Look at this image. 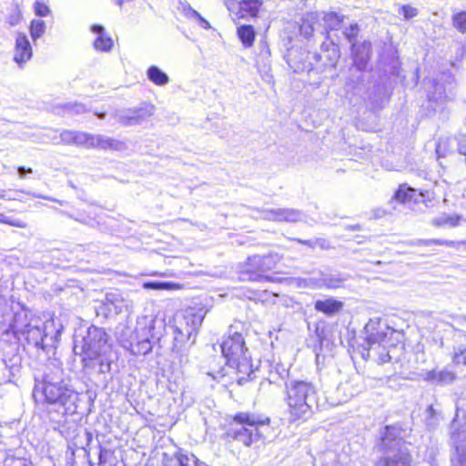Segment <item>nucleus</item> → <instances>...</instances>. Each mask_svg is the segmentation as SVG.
I'll return each mask as SVG.
<instances>
[{
  "instance_id": "15",
  "label": "nucleus",
  "mask_w": 466,
  "mask_h": 466,
  "mask_svg": "<svg viewBox=\"0 0 466 466\" xmlns=\"http://www.w3.org/2000/svg\"><path fill=\"white\" fill-rule=\"evenodd\" d=\"M226 363L228 368L234 370L238 384L252 380L256 377L255 372L258 370L253 369L251 357L248 352L238 358L231 359V360Z\"/></svg>"
},
{
  "instance_id": "5",
  "label": "nucleus",
  "mask_w": 466,
  "mask_h": 466,
  "mask_svg": "<svg viewBox=\"0 0 466 466\" xmlns=\"http://www.w3.org/2000/svg\"><path fill=\"white\" fill-rule=\"evenodd\" d=\"M269 419L258 420L249 413H238L227 430V437L245 446L258 443L264 436L263 429H268Z\"/></svg>"
},
{
  "instance_id": "57",
  "label": "nucleus",
  "mask_w": 466,
  "mask_h": 466,
  "mask_svg": "<svg viewBox=\"0 0 466 466\" xmlns=\"http://www.w3.org/2000/svg\"><path fill=\"white\" fill-rule=\"evenodd\" d=\"M106 303H107V304H109V303H110L111 305H113V306L115 307V309H116V310H119V311H120V310H121V307H122V306H121V305H118V303H119V304H122V303H123V300H122V299H116V300L114 301V300H111V299H109V297H108V296H106Z\"/></svg>"
},
{
  "instance_id": "44",
  "label": "nucleus",
  "mask_w": 466,
  "mask_h": 466,
  "mask_svg": "<svg viewBox=\"0 0 466 466\" xmlns=\"http://www.w3.org/2000/svg\"><path fill=\"white\" fill-rule=\"evenodd\" d=\"M459 217H451L448 215H442L439 218H434L433 224L435 226H443V225H450L451 227H455L458 225Z\"/></svg>"
},
{
  "instance_id": "21",
  "label": "nucleus",
  "mask_w": 466,
  "mask_h": 466,
  "mask_svg": "<svg viewBox=\"0 0 466 466\" xmlns=\"http://www.w3.org/2000/svg\"><path fill=\"white\" fill-rule=\"evenodd\" d=\"M286 61L289 67L295 72H303L311 70L310 63H307L308 54L301 48L291 47L286 54Z\"/></svg>"
},
{
  "instance_id": "62",
  "label": "nucleus",
  "mask_w": 466,
  "mask_h": 466,
  "mask_svg": "<svg viewBox=\"0 0 466 466\" xmlns=\"http://www.w3.org/2000/svg\"><path fill=\"white\" fill-rule=\"evenodd\" d=\"M95 115H96L98 118H100V119H103V118H105V116H106V113H104V112H102V113L96 112V113H95Z\"/></svg>"
},
{
  "instance_id": "54",
  "label": "nucleus",
  "mask_w": 466,
  "mask_h": 466,
  "mask_svg": "<svg viewBox=\"0 0 466 466\" xmlns=\"http://www.w3.org/2000/svg\"><path fill=\"white\" fill-rule=\"evenodd\" d=\"M433 244L440 245V246H447V247H456L458 243L453 240H444V239L433 238Z\"/></svg>"
},
{
  "instance_id": "4",
  "label": "nucleus",
  "mask_w": 466,
  "mask_h": 466,
  "mask_svg": "<svg viewBox=\"0 0 466 466\" xmlns=\"http://www.w3.org/2000/svg\"><path fill=\"white\" fill-rule=\"evenodd\" d=\"M207 311L203 307H188L175 319L173 350L182 352L196 341Z\"/></svg>"
},
{
  "instance_id": "1",
  "label": "nucleus",
  "mask_w": 466,
  "mask_h": 466,
  "mask_svg": "<svg viewBox=\"0 0 466 466\" xmlns=\"http://www.w3.org/2000/svg\"><path fill=\"white\" fill-rule=\"evenodd\" d=\"M34 397L36 400L62 408L63 415L76 411L78 393L58 367L48 368L42 380L35 381Z\"/></svg>"
},
{
  "instance_id": "35",
  "label": "nucleus",
  "mask_w": 466,
  "mask_h": 466,
  "mask_svg": "<svg viewBox=\"0 0 466 466\" xmlns=\"http://www.w3.org/2000/svg\"><path fill=\"white\" fill-rule=\"evenodd\" d=\"M146 289L154 290H176L182 288L178 283L171 281H147L143 284Z\"/></svg>"
},
{
  "instance_id": "55",
  "label": "nucleus",
  "mask_w": 466,
  "mask_h": 466,
  "mask_svg": "<svg viewBox=\"0 0 466 466\" xmlns=\"http://www.w3.org/2000/svg\"><path fill=\"white\" fill-rule=\"evenodd\" d=\"M410 244L416 245V246H430V245L433 244V238H431V239H417L414 241H410Z\"/></svg>"
},
{
  "instance_id": "32",
  "label": "nucleus",
  "mask_w": 466,
  "mask_h": 466,
  "mask_svg": "<svg viewBox=\"0 0 466 466\" xmlns=\"http://www.w3.org/2000/svg\"><path fill=\"white\" fill-rule=\"evenodd\" d=\"M147 78L157 86H166L169 82L168 76L157 66H151L147 71Z\"/></svg>"
},
{
  "instance_id": "25",
  "label": "nucleus",
  "mask_w": 466,
  "mask_h": 466,
  "mask_svg": "<svg viewBox=\"0 0 466 466\" xmlns=\"http://www.w3.org/2000/svg\"><path fill=\"white\" fill-rule=\"evenodd\" d=\"M113 357L112 348H110L108 350H104L98 353L97 356L94 358L93 361H87L88 365L86 367H94L97 365L99 373H109L111 370V365L114 361Z\"/></svg>"
},
{
  "instance_id": "17",
  "label": "nucleus",
  "mask_w": 466,
  "mask_h": 466,
  "mask_svg": "<svg viewBox=\"0 0 466 466\" xmlns=\"http://www.w3.org/2000/svg\"><path fill=\"white\" fill-rule=\"evenodd\" d=\"M363 388V382L359 376L351 377L340 382L335 391L338 403L349 401L351 398L361 392Z\"/></svg>"
},
{
  "instance_id": "2",
  "label": "nucleus",
  "mask_w": 466,
  "mask_h": 466,
  "mask_svg": "<svg viewBox=\"0 0 466 466\" xmlns=\"http://www.w3.org/2000/svg\"><path fill=\"white\" fill-rule=\"evenodd\" d=\"M285 393L292 421L307 420L319 407V391L311 381L297 379L286 381Z\"/></svg>"
},
{
  "instance_id": "24",
  "label": "nucleus",
  "mask_w": 466,
  "mask_h": 466,
  "mask_svg": "<svg viewBox=\"0 0 466 466\" xmlns=\"http://www.w3.org/2000/svg\"><path fill=\"white\" fill-rule=\"evenodd\" d=\"M321 55L315 54L313 56L318 60L321 56L327 59L326 66L335 67L339 57L340 52L339 46L332 41H325L320 46Z\"/></svg>"
},
{
  "instance_id": "37",
  "label": "nucleus",
  "mask_w": 466,
  "mask_h": 466,
  "mask_svg": "<svg viewBox=\"0 0 466 466\" xmlns=\"http://www.w3.org/2000/svg\"><path fill=\"white\" fill-rule=\"evenodd\" d=\"M46 31V23L40 19H34L30 25V35L34 41L40 38Z\"/></svg>"
},
{
  "instance_id": "10",
  "label": "nucleus",
  "mask_w": 466,
  "mask_h": 466,
  "mask_svg": "<svg viewBox=\"0 0 466 466\" xmlns=\"http://www.w3.org/2000/svg\"><path fill=\"white\" fill-rule=\"evenodd\" d=\"M458 419L459 413L457 412L451 423V440L456 450L451 458V463L452 466H466V421L462 425Z\"/></svg>"
},
{
  "instance_id": "20",
  "label": "nucleus",
  "mask_w": 466,
  "mask_h": 466,
  "mask_svg": "<svg viewBox=\"0 0 466 466\" xmlns=\"http://www.w3.org/2000/svg\"><path fill=\"white\" fill-rule=\"evenodd\" d=\"M33 50L27 36L18 33L15 38L14 60L22 67L32 57Z\"/></svg>"
},
{
  "instance_id": "60",
  "label": "nucleus",
  "mask_w": 466,
  "mask_h": 466,
  "mask_svg": "<svg viewBox=\"0 0 466 466\" xmlns=\"http://www.w3.org/2000/svg\"><path fill=\"white\" fill-rule=\"evenodd\" d=\"M194 15L201 19L202 26L205 28L209 27V24L207 20L200 17L199 14L196 11H193Z\"/></svg>"
},
{
  "instance_id": "56",
  "label": "nucleus",
  "mask_w": 466,
  "mask_h": 466,
  "mask_svg": "<svg viewBox=\"0 0 466 466\" xmlns=\"http://www.w3.org/2000/svg\"><path fill=\"white\" fill-rule=\"evenodd\" d=\"M292 240L296 241L298 243L306 245L307 247H309L311 249L315 248L314 239L303 240V239H300V238H293Z\"/></svg>"
},
{
  "instance_id": "7",
  "label": "nucleus",
  "mask_w": 466,
  "mask_h": 466,
  "mask_svg": "<svg viewBox=\"0 0 466 466\" xmlns=\"http://www.w3.org/2000/svg\"><path fill=\"white\" fill-rule=\"evenodd\" d=\"M280 258V256L276 252L248 257L241 266V279L255 282H274L276 278L268 275V272L276 268Z\"/></svg>"
},
{
  "instance_id": "63",
  "label": "nucleus",
  "mask_w": 466,
  "mask_h": 466,
  "mask_svg": "<svg viewBox=\"0 0 466 466\" xmlns=\"http://www.w3.org/2000/svg\"><path fill=\"white\" fill-rule=\"evenodd\" d=\"M459 319H460L461 322H466V314H465V315H462V316H460V317H459Z\"/></svg>"
},
{
  "instance_id": "6",
  "label": "nucleus",
  "mask_w": 466,
  "mask_h": 466,
  "mask_svg": "<svg viewBox=\"0 0 466 466\" xmlns=\"http://www.w3.org/2000/svg\"><path fill=\"white\" fill-rule=\"evenodd\" d=\"M108 339L109 336L104 329L92 325L85 335L76 337L74 352L82 356L84 366H87V361H93L98 353L110 350Z\"/></svg>"
},
{
  "instance_id": "40",
  "label": "nucleus",
  "mask_w": 466,
  "mask_h": 466,
  "mask_svg": "<svg viewBox=\"0 0 466 466\" xmlns=\"http://www.w3.org/2000/svg\"><path fill=\"white\" fill-rule=\"evenodd\" d=\"M342 33L345 38L352 45L355 43L354 41L360 33V26L357 23L350 24L349 26L344 27Z\"/></svg>"
},
{
  "instance_id": "50",
  "label": "nucleus",
  "mask_w": 466,
  "mask_h": 466,
  "mask_svg": "<svg viewBox=\"0 0 466 466\" xmlns=\"http://www.w3.org/2000/svg\"><path fill=\"white\" fill-rule=\"evenodd\" d=\"M184 466H208L200 461L194 454L184 453Z\"/></svg>"
},
{
  "instance_id": "31",
  "label": "nucleus",
  "mask_w": 466,
  "mask_h": 466,
  "mask_svg": "<svg viewBox=\"0 0 466 466\" xmlns=\"http://www.w3.org/2000/svg\"><path fill=\"white\" fill-rule=\"evenodd\" d=\"M261 3L258 0H242L239 3V13L241 17L257 16Z\"/></svg>"
},
{
  "instance_id": "48",
  "label": "nucleus",
  "mask_w": 466,
  "mask_h": 466,
  "mask_svg": "<svg viewBox=\"0 0 466 466\" xmlns=\"http://www.w3.org/2000/svg\"><path fill=\"white\" fill-rule=\"evenodd\" d=\"M303 287L309 288L311 289H321L320 279L319 275L309 277L302 279Z\"/></svg>"
},
{
  "instance_id": "45",
  "label": "nucleus",
  "mask_w": 466,
  "mask_h": 466,
  "mask_svg": "<svg viewBox=\"0 0 466 466\" xmlns=\"http://www.w3.org/2000/svg\"><path fill=\"white\" fill-rule=\"evenodd\" d=\"M4 466H34L31 461L24 458L7 456L4 461Z\"/></svg>"
},
{
  "instance_id": "22",
  "label": "nucleus",
  "mask_w": 466,
  "mask_h": 466,
  "mask_svg": "<svg viewBox=\"0 0 466 466\" xmlns=\"http://www.w3.org/2000/svg\"><path fill=\"white\" fill-rule=\"evenodd\" d=\"M88 134L86 132L63 130L59 137L53 138L55 144L63 143L66 145H75L76 147H83L86 148L88 142Z\"/></svg>"
},
{
  "instance_id": "8",
  "label": "nucleus",
  "mask_w": 466,
  "mask_h": 466,
  "mask_svg": "<svg viewBox=\"0 0 466 466\" xmlns=\"http://www.w3.org/2000/svg\"><path fill=\"white\" fill-rule=\"evenodd\" d=\"M244 329L245 324L240 321H237L229 326L228 336L220 344L222 355L226 362L248 352L245 347Z\"/></svg>"
},
{
  "instance_id": "12",
  "label": "nucleus",
  "mask_w": 466,
  "mask_h": 466,
  "mask_svg": "<svg viewBox=\"0 0 466 466\" xmlns=\"http://www.w3.org/2000/svg\"><path fill=\"white\" fill-rule=\"evenodd\" d=\"M393 332L394 329L385 323H381L380 319H370L364 327L365 341L368 345V350L376 344L380 346L386 340L388 335H391Z\"/></svg>"
},
{
  "instance_id": "19",
  "label": "nucleus",
  "mask_w": 466,
  "mask_h": 466,
  "mask_svg": "<svg viewBox=\"0 0 466 466\" xmlns=\"http://www.w3.org/2000/svg\"><path fill=\"white\" fill-rule=\"evenodd\" d=\"M86 148H99L122 151L127 148V146L123 141L104 135H93L89 133Z\"/></svg>"
},
{
  "instance_id": "3",
  "label": "nucleus",
  "mask_w": 466,
  "mask_h": 466,
  "mask_svg": "<svg viewBox=\"0 0 466 466\" xmlns=\"http://www.w3.org/2000/svg\"><path fill=\"white\" fill-rule=\"evenodd\" d=\"M405 431L398 425L386 426L381 437L384 456L375 466H410L411 456L403 441Z\"/></svg>"
},
{
  "instance_id": "9",
  "label": "nucleus",
  "mask_w": 466,
  "mask_h": 466,
  "mask_svg": "<svg viewBox=\"0 0 466 466\" xmlns=\"http://www.w3.org/2000/svg\"><path fill=\"white\" fill-rule=\"evenodd\" d=\"M155 321L148 317H143L137 320L135 338L129 343V350L133 355H146L152 350Z\"/></svg>"
},
{
  "instance_id": "39",
  "label": "nucleus",
  "mask_w": 466,
  "mask_h": 466,
  "mask_svg": "<svg viewBox=\"0 0 466 466\" xmlns=\"http://www.w3.org/2000/svg\"><path fill=\"white\" fill-rule=\"evenodd\" d=\"M114 116L123 126H135L136 124H127L126 122H127V118L137 116V108L126 109V110H121V111L116 112L114 114Z\"/></svg>"
},
{
  "instance_id": "34",
  "label": "nucleus",
  "mask_w": 466,
  "mask_h": 466,
  "mask_svg": "<svg viewBox=\"0 0 466 466\" xmlns=\"http://www.w3.org/2000/svg\"><path fill=\"white\" fill-rule=\"evenodd\" d=\"M238 35L246 47L253 45L255 39V30L252 25H244L238 27Z\"/></svg>"
},
{
  "instance_id": "18",
  "label": "nucleus",
  "mask_w": 466,
  "mask_h": 466,
  "mask_svg": "<svg viewBox=\"0 0 466 466\" xmlns=\"http://www.w3.org/2000/svg\"><path fill=\"white\" fill-rule=\"evenodd\" d=\"M371 54V44L369 41L353 43L351 45V57L354 68L362 73L366 70Z\"/></svg>"
},
{
  "instance_id": "42",
  "label": "nucleus",
  "mask_w": 466,
  "mask_h": 466,
  "mask_svg": "<svg viewBox=\"0 0 466 466\" xmlns=\"http://www.w3.org/2000/svg\"><path fill=\"white\" fill-rule=\"evenodd\" d=\"M336 455L332 451L324 452L319 456L318 461L321 466H343L341 463L335 461Z\"/></svg>"
},
{
  "instance_id": "30",
  "label": "nucleus",
  "mask_w": 466,
  "mask_h": 466,
  "mask_svg": "<svg viewBox=\"0 0 466 466\" xmlns=\"http://www.w3.org/2000/svg\"><path fill=\"white\" fill-rule=\"evenodd\" d=\"M319 21V13L307 14V15L301 19V23L299 25L300 35L305 38H309L313 35V32L316 30L315 24Z\"/></svg>"
},
{
  "instance_id": "64",
  "label": "nucleus",
  "mask_w": 466,
  "mask_h": 466,
  "mask_svg": "<svg viewBox=\"0 0 466 466\" xmlns=\"http://www.w3.org/2000/svg\"><path fill=\"white\" fill-rule=\"evenodd\" d=\"M350 228L351 230H358V229H360V226L359 225L350 226Z\"/></svg>"
},
{
  "instance_id": "53",
  "label": "nucleus",
  "mask_w": 466,
  "mask_h": 466,
  "mask_svg": "<svg viewBox=\"0 0 466 466\" xmlns=\"http://www.w3.org/2000/svg\"><path fill=\"white\" fill-rule=\"evenodd\" d=\"M21 15L18 9H15L7 18L10 25H15L19 23Z\"/></svg>"
},
{
  "instance_id": "16",
  "label": "nucleus",
  "mask_w": 466,
  "mask_h": 466,
  "mask_svg": "<svg viewBox=\"0 0 466 466\" xmlns=\"http://www.w3.org/2000/svg\"><path fill=\"white\" fill-rule=\"evenodd\" d=\"M397 201L411 206L412 204H424L429 207L431 203L430 192L418 191L415 188L407 187L406 185L400 186L399 189L395 192L393 197Z\"/></svg>"
},
{
  "instance_id": "27",
  "label": "nucleus",
  "mask_w": 466,
  "mask_h": 466,
  "mask_svg": "<svg viewBox=\"0 0 466 466\" xmlns=\"http://www.w3.org/2000/svg\"><path fill=\"white\" fill-rule=\"evenodd\" d=\"M91 30L94 34H96L97 36L94 41V47L97 51L107 52L111 50L113 46V40L110 36H107L105 34V29L100 25H94L91 27Z\"/></svg>"
},
{
  "instance_id": "33",
  "label": "nucleus",
  "mask_w": 466,
  "mask_h": 466,
  "mask_svg": "<svg viewBox=\"0 0 466 466\" xmlns=\"http://www.w3.org/2000/svg\"><path fill=\"white\" fill-rule=\"evenodd\" d=\"M155 106L153 105H146L137 108V116L127 118V124H141L143 121L150 117L154 114Z\"/></svg>"
},
{
  "instance_id": "38",
  "label": "nucleus",
  "mask_w": 466,
  "mask_h": 466,
  "mask_svg": "<svg viewBox=\"0 0 466 466\" xmlns=\"http://www.w3.org/2000/svg\"><path fill=\"white\" fill-rule=\"evenodd\" d=\"M162 466H184V453L177 451L173 456H168L165 453L162 460Z\"/></svg>"
},
{
  "instance_id": "46",
  "label": "nucleus",
  "mask_w": 466,
  "mask_h": 466,
  "mask_svg": "<svg viewBox=\"0 0 466 466\" xmlns=\"http://www.w3.org/2000/svg\"><path fill=\"white\" fill-rule=\"evenodd\" d=\"M68 113L72 115H80L86 112V107L81 103H67L63 106Z\"/></svg>"
},
{
  "instance_id": "47",
  "label": "nucleus",
  "mask_w": 466,
  "mask_h": 466,
  "mask_svg": "<svg viewBox=\"0 0 466 466\" xmlns=\"http://www.w3.org/2000/svg\"><path fill=\"white\" fill-rule=\"evenodd\" d=\"M399 14L402 15L405 20H410L418 15L419 11L416 7L410 5H403L399 8Z\"/></svg>"
},
{
  "instance_id": "51",
  "label": "nucleus",
  "mask_w": 466,
  "mask_h": 466,
  "mask_svg": "<svg viewBox=\"0 0 466 466\" xmlns=\"http://www.w3.org/2000/svg\"><path fill=\"white\" fill-rule=\"evenodd\" d=\"M35 12L38 16H46L49 13V8L43 3L35 2Z\"/></svg>"
},
{
  "instance_id": "41",
  "label": "nucleus",
  "mask_w": 466,
  "mask_h": 466,
  "mask_svg": "<svg viewBox=\"0 0 466 466\" xmlns=\"http://www.w3.org/2000/svg\"><path fill=\"white\" fill-rule=\"evenodd\" d=\"M425 422L430 429H434L439 422V413L432 406H429L426 410Z\"/></svg>"
},
{
  "instance_id": "23",
  "label": "nucleus",
  "mask_w": 466,
  "mask_h": 466,
  "mask_svg": "<svg viewBox=\"0 0 466 466\" xmlns=\"http://www.w3.org/2000/svg\"><path fill=\"white\" fill-rule=\"evenodd\" d=\"M344 308V302L335 298L318 299L314 303V309L327 316H332L340 312Z\"/></svg>"
},
{
  "instance_id": "43",
  "label": "nucleus",
  "mask_w": 466,
  "mask_h": 466,
  "mask_svg": "<svg viewBox=\"0 0 466 466\" xmlns=\"http://www.w3.org/2000/svg\"><path fill=\"white\" fill-rule=\"evenodd\" d=\"M452 361L457 365L462 364L466 366V347L459 346L454 348Z\"/></svg>"
},
{
  "instance_id": "58",
  "label": "nucleus",
  "mask_w": 466,
  "mask_h": 466,
  "mask_svg": "<svg viewBox=\"0 0 466 466\" xmlns=\"http://www.w3.org/2000/svg\"><path fill=\"white\" fill-rule=\"evenodd\" d=\"M32 172H33V170L30 167L25 168V167L21 166V167H18V168H17L18 176L21 178H24L25 177V174H31Z\"/></svg>"
},
{
  "instance_id": "59",
  "label": "nucleus",
  "mask_w": 466,
  "mask_h": 466,
  "mask_svg": "<svg viewBox=\"0 0 466 466\" xmlns=\"http://www.w3.org/2000/svg\"><path fill=\"white\" fill-rule=\"evenodd\" d=\"M391 357L390 356V354L387 352V353H381L380 356V363H386V362H389L390 360Z\"/></svg>"
},
{
  "instance_id": "52",
  "label": "nucleus",
  "mask_w": 466,
  "mask_h": 466,
  "mask_svg": "<svg viewBox=\"0 0 466 466\" xmlns=\"http://www.w3.org/2000/svg\"><path fill=\"white\" fill-rule=\"evenodd\" d=\"M315 248L319 247L322 250H327L330 248L329 241L323 238H314Z\"/></svg>"
},
{
  "instance_id": "36",
  "label": "nucleus",
  "mask_w": 466,
  "mask_h": 466,
  "mask_svg": "<svg viewBox=\"0 0 466 466\" xmlns=\"http://www.w3.org/2000/svg\"><path fill=\"white\" fill-rule=\"evenodd\" d=\"M452 26L461 34L466 33V10L456 12L451 16Z\"/></svg>"
},
{
  "instance_id": "14",
  "label": "nucleus",
  "mask_w": 466,
  "mask_h": 466,
  "mask_svg": "<svg viewBox=\"0 0 466 466\" xmlns=\"http://www.w3.org/2000/svg\"><path fill=\"white\" fill-rule=\"evenodd\" d=\"M261 218L273 222L296 223L302 221L304 214L301 210L288 208H265L260 211Z\"/></svg>"
},
{
  "instance_id": "49",
  "label": "nucleus",
  "mask_w": 466,
  "mask_h": 466,
  "mask_svg": "<svg viewBox=\"0 0 466 466\" xmlns=\"http://www.w3.org/2000/svg\"><path fill=\"white\" fill-rule=\"evenodd\" d=\"M0 223L7 224L16 228H25V223L17 218H11L0 213Z\"/></svg>"
},
{
  "instance_id": "28",
  "label": "nucleus",
  "mask_w": 466,
  "mask_h": 466,
  "mask_svg": "<svg viewBox=\"0 0 466 466\" xmlns=\"http://www.w3.org/2000/svg\"><path fill=\"white\" fill-rule=\"evenodd\" d=\"M321 289H336L343 286V283L347 280V278L340 273L332 274L329 272L319 271V272Z\"/></svg>"
},
{
  "instance_id": "26",
  "label": "nucleus",
  "mask_w": 466,
  "mask_h": 466,
  "mask_svg": "<svg viewBox=\"0 0 466 466\" xmlns=\"http://www.w3.org/2000/svg\"><path fill=\"white\" fill-rule=\"evenodd\" d=\"M456 375L454 372L444 369L441 370H431L425 374L424 380L434 384L447 385L454 381Z\"/></svg>"
},
{
  "instance_id": "29",
  "label": "nucleus",
  "mask_w": 466,
  "mask_h": 466,
  "mask_svg": "<svg viewBox=\"0 0 466 466\" xmlns=\"http://www.w3.org/2000/svg\"><path fill=\"white\" fill-rule=\"evenodd\" d=\"M319 21L322 22L323 27L328 32L329 30H339L345 19V15L337 12L319 13Z\"/></svg>"
},
{
  "instance_id": "11",
  "label": "nucleus",
  "mask_w": 466,
  "mask_h": 466,
  "mask_svg": "<svg viewBox=\"0 0 466 466\" xmlns=\"http://www.w3.org/2000/svg\"><path fill=\"white\" fill-rule=\"evenodd\" d=\"M258 371L267 374V380L270 384L280 385L281 382L286 386V381H289V370L280 361L272 360H264L260 361Z\"/></svg>"
},
{
  "instance_id": "61",
  "label": "nucleus",
  "mask_w": 466,
  "mask_h": 466,
  "mask_svg": "<svg viewBox=\"0 0 466 466\" xmlns=\"http://www.w3.org/2000/svg\"><path fill=\"white\" fill-rule=\"evenodd\" d=\"M66 215H67L69 218L76 219V221H79V222L84 223V224H87V221H86L85 219L77 218H74L72 215H69V214H66Z\"/></svg>"
},
{
  "instance_id": "13",
  "label": "nucleus",
  "mask_w": 466,
  "mask_h": 466,
  "mask_svg": "<svg viewBox=\"0 0 466 466\" xmlns=\"http://www.w3.org/2000/svg\"><path fill=\"white\" fill-rule=\"evenodd\" d=\"M46 324L42 323L41 325H33L31 323L25 325L24 328H21L16 319H15L14 323L11 324V329L14 333H22L25 336V339L27 343L33 345L35 348H40L45 350L46 343L45 340L47 338L46 333Z\"/></svg>"
}]
</instances>
